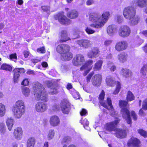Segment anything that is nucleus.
<instances>
[{
	"mask_svg": "<svg viewBox=\"0 0 147 147\" xmlns=\"http://www.w3.org/2000/svg\"><path fill=\"white\" fill-rule=\"evenodd\" d=\"M109 16V12H105L102 15L96 13H90L89 18L93 23L91 24L90 26L97 29L101 28L107 21Z\"/></svg>",
	"mask_w": 147,
	"mask_h": 147,
	"instance_id": "nucleus-1",
	"label": "nucleus"
},
{
	"mask_svg": "<svg viewBox=\"0 0 147 147\" xmlns=\"http://www.w3.org/2000/svg\"><path fill=\"white\" fill-rule=\"evenodd\" d=\"M123 13L124 17L129 20V22L131 25H134L138 23L140 17L136 15V10L134 7H127L125 8Z\"/></svg>",
	"mask_w": 147,
	"mask_h": 147,
	"instance_id": "nucleus-2",
	"label": "nucleus"
},
{
	"mask_svg": "<svg viewBox=\"0 0 147 147\" xmlns=\"http://www.w3.org/2000/svg\"><path fill=\"white\" fill-rule=\"evenodd\" d=\"M33 89L35 93V96L38 100H40L45 102L48 101L46 90L41 84L38 82H36Z\"/></svg>",
	"mask_w": 147,
	"mask_h": 147,
	"instance_id": "nucleus-3",
	"label": "nucleus"
},
{
	"mask_svg": "<svg viewBox=\"0 0 147 147\" xmlns=\"http://www.w3.org/2000/svg\"><path fill=\"white\" fill-rule=\"evenodd\" d=\"M25 110V105L24 101L21 100H19L16 102L12 110L15 117L19 119L24 114Z\"/></svg>",
	"mask_w": 147,
	"mask_h": 147,
	"instance_id": "nucleus-4",
	"label": "nucleus"
},
{
	"mask_svg": "<svg viewBox=\"0 0 147 147\" xmlns=\"http://www.w3.org/2000/svg\"><path fill=\"white\" fill-rule=\"evenodd\" d=\"M105 96V92L103 90H102L99 97V98L100 100V105L105 108L113 112L114 111V109L112 105L111 101L110 98H108L107 99V102L108 106L107 105V103L104 102L103 101V100Z\"/></svg>",
	"mask_w": 147,
	"mask_h": 147,
	"instance_id": "nucleus-5",
	"label": "nucleus"
},
{
	"mask_svg": "<svg viewBox=\"0 0 147 147\" xmlns=\"http://www.w3.org/2000/svg\"><path fill=\"white\" fill-rule=\"evenodd\" d=\"M131 30L130 28L126 25L121 26L119 29L118 34L120 37H126L130 35Z\"/></svg>",
	"mask_w": 147,
	"mask_h": 147,
	"instance_id": "nucleus-6",
	"label": "nucleus"
},
{
	"mask_svg": "<svg viewBox=\"0 0 147 147\" xmlns=\"http://www.w3.org/2000/svg\"><path fill=\"white\" fill-rule=\"evenodd\" d=\"M56 19H58L61 24L67 25L71 23V20L61 13H58L55 16Z\"/></svg>",
	"mask_w": 147,
	"mask_h": 147,
	"instance_id": "nucleus-7",
	"label": "nucleus"
},
{
	"mask_svg": "<svg viewBox=\"0 0 147 147\" xmlns=\"http://www.w3.org/2000/svg\"><path fill=\"white\" fill-rule=\"evenodd\" d=\"M119 121L118 118H117L114 121L107 123L105 125V129L106 130L110 132L115 131L116 126Z\"/></svg>",
	"mask_w": 147,
	"mask_h": 147,
	"instance_id": "nucleus-8",
	"label": "nucleus"
},
{
	"mask_svg": "<svg viewBox=\"0 0 147 147\" xmlns=\"http://www.w3.org/2000/svg\"><path fill=\"white\" fill-rule=\"evenodd\" d=\"M121 113L122 117L125 119L128 124H130L131 123L130 113L128 110L125 108H123L121 109Z\"/></svg>",
	"mask_w": 147,
	"mask_h": 147,
	"instance_id": "nucleus-9",
	"label": "nucleus"
},
{
	"mask_svg": "<svg viewBox=\"0 0 147 147\" xmlns=\"http://www.w3.org/2000/svg\"><path fill=\"white\" fill-rule=\"evenodd\" d=\"M61 109L62 112L65 114H68L70 110V104L67 100H64L61 103Z\"/></svg>",
	"mask_w": 147,
	"mask_h": 147,
	"instance_id": "nucleus-10",
	"label": "nucleus"
},
{
	"mask_svg": "<svg viewBox=\"0 0 147 147\" xmlns=\"http://www.w3.org/2000/svg\"><path fill=\"white\" fill-rule=\"evenodd\" d=\"M128 47L127 42L125 40L119 42L115 45V48L117 51L120 52L126 49Z\"/></svg>",
	"mask_w": 147,
	"mask_h": 147,
	"instance_id": "nucleus-11",
	"label": "nucleus"
},
{
	"mask_svg": "<svg viewBox=\"0 0 147 147\" xmlns=\"http://www.w3.org/2000/svg\"><path fill=\"white\" fill-rule=\"evenodd\" d=\"M84 56L81 54H77L73 60V63L75 66H79L82 65L84 62Z\"/></svg>",
	"mask_w": 147,
	"mask_h": 147,
	"instance_id": "nucleus-12",
	"label": "nucleus"
},
{
	"mask_svg": "<svg viewBox=\"0 0 147 147\" xmlns=\"http://www.w3.org/2000/svg\"><path fill=\"white\" fill-rule=\"evenodd\" d=\"M36 111L39 113H43L47 109V105L43 102H38L35 106Z\"/></svg>",
	"mask_w": 147,
	"mask_h": 147,
	"instance_id": "nucleus-13",
	"label": "nucleus"
},
{
	"mask_svg": "<svg viewBox=\"0 0 147 147\" xmlns=\"http://www.w3.org/2000/svg\"><path fill=\"white\" fill-rule=\"evenodd\" d=\"M25 72V70L24 68H17L15 69L13 71V81L15 83L18 82V78L20 76V74L24 73Z\"/></svg>",
	"mask_w": 147,
	"mask_h": 147,
	"instance_id": "nucleus-14",
	"label": "nucleus"
},
{
	"mask_svg": "<svg viewBox=\"0 0 147 147\" xmlns=\"http://www.w3.org/2000/svg\"><path fill=\"white\" fill-rule=\"evenodd\" d=\"M70 47L67 44H62L58 45L57 48V51L60 53L63 54L67 53L70 51Z\"/></svg>",
	"mask_w": 147,
	"mask_h": 147,
	"instance_id": "nucleus-15",
	"label": "nucleus"
},
{
	"mask_svg": "<svg viewBox=\"0 0 147 147\" xmlns=\"http://www.w3.org/2000/svg\"><path fill=\"white\" fill-rule=\"evenodd\" d=\"M76 42L80 47L85 49H87L91 45L90 41L88 39H82Z\"/></svg>",
	"mask_w": 147,
	"mask_h": 147,
	"instance_id": "nucleus-16",
	"label": "nucleus"
},
{
	"mask_svg": "<svg viewBox=\"0 0 147 147\" xmlns=\"http://www.w3.org/2000/svg\"><path fill=\"white\" fill-rule=\"evenodd\" d=\"M140 143V141L137 138H132L128 140L127 145L128 147H139Z\"/></svg>",
	"mask_w": 147,
	"mask_h": 147,
	"instance_id": "nucleus-17",
	"label": "nucleus"
},
{
	"mask_svg": "<svg viewBox=\"0 0 147 147\" xmlns=\"http://www.w3.org/2000/svg\"><path fill=\"white\" fill-rule=\"evenodd\" d=\"M99 52L100 51L98 48H94L88 53L87 55L90 58H95L99 56Z\"/></svg>",
	"mask_w": 147,
	"mask_h": 147,
	"instance_id": "nucleus-18",
	"label": "nucleus"
},
{
	"mask_svg": "<svg viewBox=\"0 0 147 147\" xmlns=\"http://www.w3.org/2000/svg\"><path fill=\"white\" fill-rule=\"evenodd\" d=\"M115 136L118 138H123L126 136V132L125 130L120 129H116Z\"/></svg>",
	"mask_w": 147,
	"mask_h": 147,
	"instance_id": "nucleus-19",
	"label": "nucleus"
},
{
	"mask_svg": "<svg viewBox=\"0 0 147 147\" xmlns=\"http://www.w3.org/2000/svg\"><path fill=\"white\" fill-rule=\"evenodd\" d=\"M61 39L59 41L61 42H64L70 40V38L68 37L67 32L65 30L61 31L60 32Z\"/></svg>",
	"mask_w": 147,
	"mask_h": 147,
	"instance_id": "nucleus-20",
	"label": "nucleus"
},
{
	"mask_svg": "<svg viewBox=\"0 0 147 147\" xmlns=\"http://www.w3.org/2000/svg\"><path fill=\"white\" fill-rule=\"evenodd\" d=\"M128 55L124 52H123L118 54L117 56L119 61L121 63H124L127 61L128 59Z\"/></svg>",
	"mask_w": 147,
	"mask_h": 147,
	"instance_id": "nucleus-21",
	"label": "nucleus"
},
{
	"mask_svg": "<svg viewBox=\"0 0 147 147\" xmlns=\"http://www.w3.org/2000/svg\"><path fill=\"white\" fill-rule=\"evenodd\" d=\"M101 76L100 75L97 74L94 75L92 78V82L93 85L99 86L100 84Z\"/></svg>",
	"mask_w": 147,
	"mask_h": 147,
	"instance_id": "nucleus-22",
	"label": "nucleus"
},
{
	"mask_svg": "<svg viewBox=\"0 0 147 147\" xmlns=\"http://www.w3.org/2000/svg\"><path fill=\"white\" fill-rule=\"evenodd\" d=\"M117 30V26L115 25H111L107 28V32L110 36H112L115 34Z\"/></svg>",
	"mask_w": 147,
	"mask_h": 147,
	"instance_id": "nucleus-23",
	"label": "nucleus"
},
{
	"mask_svg": "<svg viewBox=\"0 0 147 147\" xmlns=\"http://www.w3.org/2000/svg\"><path fill=\"white\" fill-rule=\"evenodd\" d=\"M23 131L21 128L18 127L14 129L13 135L14 137L18 140L20 139L22 136Z\"/></svg>",
	"mask_w": 147,
	"mask_h": 147,
	"instance_id": "nucleus-24",
	"label": "nucleus"
},
{
	"mask_svg": "<svg viewBox=\"0 0 147 147\" xmlns=\"http://www.w3.org/2000/svg\"><path fill=\"white\" fill-rule=\"evenodd\" d=\"M51 125L55 126L58 125L60 123V120L59 117L56 116H53L51 117L50 120Z\"/></svg>",
	"mask_w": 147,
	"mask_h": 147,
	"instance_id": "nucleus-25",
	"label": "nucleus"
},
{
	"mask_svg": "<svg viewBox=\"0 0 147 147\" xmlns=\"http://www.w3.org/2000/svg\"><path fill=\"white\" fill-rule=\"evenodd\" d=\"M61 59L64 61H69L73 58L72 54L69 51L65 53H63L61 55Z\"/></svg>",
	"mask_w": 147,
	"mask_h": 147,
	"instance_id": "nucleus-26",
	"label": "nucleus"
},
{
	"mask_svg": "<svg viewBox=\"0 0 147 147\" xmlns=\"http://www.w3.org/2000/svg\"><path fill=\"white\" fill-rule=\"evenodd\" d=\"M121 73L123 76L125 78L131 77L132 74L131 71L126 68H122L121 70Z\"/></svg>",
	"mask_w": 147,
	"mask_h": 147,
	"instance_id": "nucleus-27",
	"label": "nucleus"
},
{
	"mask_svg": "<svg viewBox=\"0 0 147 147\" xmlns=\"http://www.w3.org/2000/svg\"><path fill=\"white\" fill-rule=\"evenodd\" d=\"M6 125L9 130L11 131L14 123V120L12 118H8L6 121Z\"/></svg>",
	"mask_w": 147,
	"mask_h": 147,
	"instance_id": "nucleus-28",
	"label": "nucleus"
},
{
	"mask_svg": "<svg viewBox=\"0 0 147 147\" xmlns=\"http://www.w3.org/2000/svg\"><path fill=\"white\" fill-rule=\"evenodd\" d=\"M78 12L75 10H71L67 13V16L71 19H74L78 16Z\"/></svg>",
	"mask_w": 147,
	"mask_h": 147,
	"instance_id": "nucleus-29",
	"label": "nucleus"
},
{
	"mask_svg": "<svg viewBox=\"0 0 147 147\" xmlns=\"http://www.w3.org/2000/svg\"><path fill=\"white\" fill-rule=\"evenodd\" d=\"M93 64V61L92 60H89L86 61L85 64L83 65L80 68L81 70H83L85 69H88L89 67H91V69L92 67L91 65Z\"/></svg>",
	"mask_w": 147,
	"mask_h": 147,
	"instance_id": "nucleus-30",
	"label": "nucleus"
},
{
	"mask_svg": "<svg viewBox=\"0 0 147 147\" xmlns=\"http://www.w3.org/2000/svg\"><path fill=\"white\" fill-rule=\"evenodd\" d=\"M106 82L108 86H114L116 82L113 78L109 76L107 78Z\"/></svg>",
	"mask_w": 147,
	"mask_h": 147,
	"instance_id": "nucleus-31",
	"label": "nucleus"
},
{
	"mask_svg": "<svg viewBox=\"0 0 147 147\" xmlns=\"http://www.w3.org/2000/svg\"><path fill=\"white\" fill-rule=\"evenodd\" d=\"M58 87L56 85H54L51 88L49 93L52 95L56 94L58 92Z\"/></svg>",
	"mask_w": 147,
	"mask_h": 147,
	"instance_id": "nucleus-32",
	"label": "nucleus"
},
{
	"mask_svg": "<svg viewBox=\"0 0 147 147\" xmlns=\"http://www.w3.org/2000/svg\"><path fill=\"white\" fill-rule=\"evenodd\" d=\"M35 140L34 138L31 137L28 140L26 146L27 147H34L35 144Z\"/></svg>",
	"mask_w": 147,
	"mask_h": 147,
	"instance_id": "nucleus-33",
	"label": "nucleus"
},
{
	"mask_svg": "<svg viewBox=\"0 0 147 147\" xmlns=\"http://www.w3.org/2000/svg\"><path fill=\"white\" fill-rule=\"evenodd\" d=\"M102 63V61L101 60L98 61L96 63L94 67V69L95 70L99 71L101 69Z\"/></svg>",
	"mask_w": 147,
	"mask_h": 147,
	"instance_id": "nucleus-34",
	"label": "nucleus"
},
{
	"mask_svg": "<svg viewBox=\"0 0 147 147\" xmlns=\"http://www.w3.org/2000/svg\"><path fill=\"white\" fill-rule=\"evenodd\" d=\"M0 69L11 71L12 70V67L9 65L4 63L1 65Z\"/></svg>",
	"mask_w": 147,
	"mask_h": 147,
	"instance_id": "nucleus-35",
	"label": "nucleus"
},
{
	"mask_svg": "<svg viewBox=\"0 0 147 147\" xmlns=\"http://www.w3.org/2000/svg\"><path fill=\"white\" fill-rule=\"evenodd\" d=\"M137 4L139 7H144L147 4V0H138Z\"/></svg>",
	"mask_w": 147,
	"mask_h": 147,
	"instance_id": "nucleus-36",
	"label": "nucleus"
},
{
	"mask_svg": "<svg viewBox=\"0 0 147 147\" xmlns=\"http://www.w3.org/2000/svg\"><path fill=\"white\" fill-rule=\"evenodd\" d=\"M80 122L83 125L84 127L86 129L89 130L88 125L89 124V122L86 119H84L83 120L82 119L80 121Z\"/></svg>",
	"mask_w": 147,
	"mask_h": 147,
	"instance_id": "nucleus-37",
	"label": "nucleus"
},
{
	"mask_svg": "<svg viewBox=\"0 0 147 147\" xmlns=\"http://www.w3.org/2000/svg\"><path fill=\"white\" fill-rule=\"evenodd\" d=\"M5 112V106L2 103H0V116H3Z\"/></svg>",
	"mask_w": 147,
	"mask_h": 147,
	"instance_id": "nucleus-38",
	"label": "nucleus"
},
{
	"mask_svg": "<svg viewBox=\"0 0 147 147\" xmlns=\"http://www.w3.org/2000/svg\"><path fill=\"white\" fill-rule=\"evenodd\" d=\"M134 96L132 92L130 91L128 92L127 97V100L129 101L134 100Z\"/></svg>",
	"mask_w": 147,
	"mask_h": 147,
	"instance_id": "nucleus-39",
	"label": "nucleus"
},
{
	"mask_svg": "<svg viewBox=\"0 0 147 147\" xmlns=\"http://www.w3.org/2000/svg\"><path fill=\"white\" fill-rule=\"evenodd\" d=\"M22 93L25 96H28L30 93V90L29 88L24 87L22 89Z\"/></svg>",
	"mask_w": 147,
	"mask_h": 147,
	"instance_id": "nucleus-40",
	"label": "nucleus"
},
{
	"mask_svg": "<svg viewBox=\"0 0 147 147\" xmlns=\"http://www.w3.org/2000/svg\"><path fill=\"white\" fill-rule=\"evenodd\" d=\"M147 69V64L144 65L140 70V73L144 76L146 75Z\"/></svg>",
	"mask_w": 147,
	"mask_h": 147,
	"instance_id": "nucleus-41",
	"label": "nucleus"
},
{
	"mask_svg": "<svg viewBox=\"0 0 147 147\" xmlns=\"http://www.w3.org/2000/svg\"><path fill=\"white\" fill-rule=\"evenodd\" d=\"M55 132L54 130L51 129L49 131L47 135V138L48 140L52 139L54 136Z\"/></svg>",
	"mask_w": 147,
	"mask_h": 147,
	"instance_id": "nucleus-42",
	"label": "nucleus"
},
{
	"mask_svg": "<svg viewBox=\"0 0 147 147\" xmlns=\"http://www.w3.org/2000/svg\"><path fill=\"white\" fill-rule=\"evenodd\" d=\"M71 140V138L68 136H66L64 137L62 140L61 143L62 144L69 143Z\"/></svg>",
	"mask_w": 147,
	"mask_h": 147,
	"instance_id": "nucleus-43",
	"label": "nucleus"
},
{
	"mask_svg": "<svg viewBox=\"0 0 147 147\" xmlns=\"http://www.w3.org/2000/svg\"><path fill=\"white\" fill-rule=\"evenodd\" d=\"M6 129L5 125L4 123L0 124V131L1 134L3 135L5 134Z\"/></svg>",
	"mask_w": 147,
	"mask_h": 147,
	"instance_id": "nucleus-44",
	"label": "nucleus"
},
{
	"mask_svg": "<svg viewBox=\"0 0 147 147\" xmlns=\"http://www.w3.org/2000/svg\"><path fill=\"white\" fill-rule=\"evenodd\" d=\"M128 103V101L120 100L119 101V106L120 107L126 106Z\"/></svg>",
	"mask_w": 147,
	"mask_h": 147,
	"instance_id": "nucleus-45",
	"label": "nucleus"
},
{
	"mask_svg": "<svg viewBox=\"0 0 147 147\" xmlns=\"http://www.w3.org/2000/svg\"><path fill=\"white\" fill-rule=\"evenodd\" d=\"M121 88V86L120 83L117 82L116 89L113 92V94H118L119 91Z\"/></svg>",
	"mask_w": 147,
	"mask_h": 147,
	"instance_id": "nucleus-46",
	"label": "nucleus"
},
{
	"mask_svg": "<svg viewBox=\"0 0 147 147\" xmlns=\"http://www.w3.org/2000/svg\"><path fill=\"white\" fill-rule=\"evenodd\" d=\"M138 133L144 137H147V132L142 129H140L138 130Z\"/></svg>",
	"mask_w": 147,
	"mask_h": 147,
	"instance_id": "nucleus-47",
	"label": "nucleus"
},
{
	"mask_svg": "<svg viewBox=\"0 0 147 147\" xmlns=\"http://www.w3.org/2000/svg\"><path fill=\"white\" fill-rule=\"evenodd\" d=\"M81 32L78 30H76L73 33V34L75 36V37L73 38V39H75L80 37V34Z\"/></svg>",
	"mask_w": 147,
	"mask_h": 147,
	"instance_id": "nucleus-48",
	"label": "nucleus"
},
{
	"mask_svg": "<svg viewBox=\"0 0 147 147\" xmlns=\"http://www.w3.org/2000/svg\"><path fill=\"white\" fill-rule=\"evenodd\" d=\"M42 9L44 11L49 13L50 12V7L47 6H43L41 7Z\"/></svg>",
	"mask_w": 147,
	"mask_h": 147,
	"instance_id": "nucleus-49",
	"label": "nucleus"
},
{
	"mask_svg": "<svg viewBox=\"0 0 147 147\" xmlns=\"http://www.w3.org/2000/svg\"><path fill=\"white\" fill-rule=\"evenodd\" d=\"M85 30L87 33L88 34H91L95 32L94 30H92L88 27L86 28Z\"/></svg>",
	"mask_w": 147,
	"mask_h": 147,
	"instance_id": "nucleus-50",
	"label": "nucleus"
},
{
	"mask_svg": "<svg viewBox=\"0 0 147 147\" xmlns=\"http://www.w3.org/2000/svg\"><path fill=\"white\" fill-rule=\"evenodd\" d=\"M45 83L49 88H51L53 85H54L53 84L51 80L45 81Z\"/></svg>",
	"mask_w": 147,
	"mask_h": 147,
	"instance_id": "nucleus-51",
	"label": "nucleus"
},
{
	"mask_svg": "<svg viewBox=\"0 0 147 147\" xmlns=\"http://www.w3.org/2000/svg\"><path fill=\"white\" fill-rule=\"evenodd\" d=\"M60 109L59 106V105L55 104L52 106V110L55 111H57L59 110Z\"/></svg>",
	"mask_w": 147,
	"mask_h": 147,
	"instance_id": "nucleus-52",
	"label": "nucleus"
},
{
	"mask_svg": "<svg viewBox=\"0 0 147 147\" xmlns=\"http://www.w3.org/2000/svg\"><path fill=\"white\" fill-rule=\"evenodd\" d=\"M116 19L117 21L119 24L122 23L123 21V18L122 16L117 15Z\"/></svg>",
	"mask_w": 147,
	"mask_h": 147,
	"instance_id": "nucleus-53",
	"label": "nucleus"
},
{
	"mask_svg": "<svg viewBox=\"0 0 147 147\" xmlns=\"http://www.w3.org/2000/svg\"><path fill=\"white\" fill-rule=\"evenodd\" d=\"M94 74V73L92 72L90 73L86 77V82L88 83H89L90 82V80Z\"/></svg>",
	"mask_w": 147,
	"mask_h": 147,
	"instance_id": "nucleus-54",
	"label": "nucleus"
},
{
	"mask_svg": "<svg viewBox=\"0 0 147 147\" xmlns=\"http://www.w3.org/2000/svg\"><path fill=\"white\" fill-rule=\"evenodd\" d=\"M61 69L63 71L65 72L69 70V67L67 65H63L61 66Z\"/></svg>",
	"mask_w": 147,
	"mask_h": 147,
	"instance_id": "nucleus-55",
	"label": "nucleus"
},
{
	"mask_svg": "<svg viewBox=\"0 0 147 147\" xmlns=\"http://www.w3.org/2000/svg\"><path fill=\"white\" fill-rule=\"evenodd\" d=\"M142 108L146 110H147V99H145L143 102Z\"/></svg>",
	"mask_w": 147,
	"mask_h": 147,
	"instance_id": "nucleus-56",
	"label": "nucleus"
},
{
	"mask_svg": "<svg viewBox=\"0 0 147 147\" xmlns=\"http://www.w3.org/2000/svg\"><path fill=\"white\" fill-rule=\"evenodd\" d=\"M9 58L11 60H13L16 62V61L14 60L13 59H15V60L16 61L17 59V57L16 53H15L10 55H9Z\"/></svg>",
	"mask_w": 147,
	"mask_h": 147,
	"instance_id": "nucleus-57",
	"label": "nucleus"
},
{
	"mask_svg": "<svg viewBox=\"0 0 147 147\" xmlns=\"http://www.w3.org/2000/svg\"><path fill=\"white\" fill-rule=\"evenodd\" d=\"M29 82L27 79H25L22 82V84L26 86L28 85Z\"/></svg>",
	"mask_w": 147,
	"mask_h": 147,
	"instance_id": "nucleus-58",
	"label": "nucleus"
},
{
	"mask_svg": "<svg viewBox=\"0 0 147 147\" xmlns=\"http://www.w3.org/2000/svg\"><path fill=\"white\" fill-rule=\"evenodd\" d=\"M37 51L38 52H40L41 53H45V49L43 47L37 49Z\"/></svg>",
	"mask_w": 147,
	"mask_h": 147,
	"instance_id": "nucleus-59",
	"label": "nucleus"
},
{
	"mask_svg": "<svg viewBox=\"0 0 147 147\" xmlns=\"http://www.w3.org/2000/svg\"><path fill=\"white\" fill-rule=\"evenodd\" d=\"M131 116L133 117L134 120H136L137 119V116L135 114L134 111H132L131 112Z\"/></svg>",
	"mask_w": 147,
	"mask_h": 147,
	"instance_id": "nucleus-60",
	"label": "nucleus"
},
{
	"mask_svg": "<svg viewBox=\"0 0 147 147\" xmlns=\"http://www.w3.org/2000/svg\"><path fill=\"white\" fill-rule=\"evenodd\" d=\"M91 69V67H89L88 69H85L84 70H85V71L83 73V75L84 76H86L87 75L88 73L90 71Z\"/></svg>",
	"mask_w": 147,
	"mask_h": 147,
	"instance_id": "nucleus-61",
	"label": "nucleus"
},
{
	"mask_svg": "<svg viewBox=\"0 0 147 147\" xmlns=\"http://www.w3.org/2000/svg\"><path fill=\"white\" fill-rule=\"evenodd\" d=\"M112 42V41L110 40H106L105 41L104 44L106 46L110 45Z\"/></svg>",
	"mask_w": 147,
	"mask_h": 147,
	"instance_id": "nucleus-62",
	"label": "nucleus"
},
{
	"mask_svg": "<svg viewBox=\"0 0 147 147\" xmlns=\"http://www.w3.org/2000/svg\"><path fill=\"white\" fill-rule=\"evenodd\" d=\"M94 3V1L93 0H88L87 1L86 4L87 5H92Z\"/></svg>",
	"mask_w": 147,
	"mask_h": 147,
	"instance_id": "nucleus-63",
	"label": "nucleus"
},
{
	"mask_svg": "<svg viewBox=\"0 0 147 147\" xmlns=\"http://www.w3.org/2000/svg\"><path fill=\"white\" fill-rule=\"evenodd\" d=\"M87 113V111L84 109H82L80 112V114L81 116L85 115Z\"/></svg>",
	"mask_w": 147,
	"mask_h": 147,
	"instance_id": "nucleus-64",
	"label": "nucleus"
}]
</instances>
